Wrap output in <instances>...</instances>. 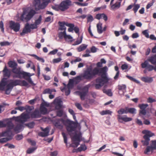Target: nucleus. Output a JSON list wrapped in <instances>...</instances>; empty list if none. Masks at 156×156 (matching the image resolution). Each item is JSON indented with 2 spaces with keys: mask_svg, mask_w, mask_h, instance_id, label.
<instances>
[{
  "mask_svg": "<svg viewBox=\"0 0 156 156\" xmlns=\"http://www.w3.org/2000/svg\"><path fill=\"white\" fill-rule=\"evenodd\" d=\"M96 66L97 67L94 69H92L91 66L87 68L84 72L83 77L85 79L90 80L95 77L96 75L101 76V77L97 78L95 80L96 83L95 84V87L98 90L108 82V79L107 73L108 69L106 66L99 68L102 66V64L100 62H97Z\"/></svg>",
  "mask_w": 156,
  "mask_h": 156,
  "instance_id": "f257e3e1",
  "label": "nucleus"
},
{
  "mask_svg": "<svg viewBox=\"0 0 156 156\" xmlns=\"http://www.w3.org/2000/svg\"><path fill=\"white\" fill-rule=\"evenodd\" d=\"M142 133L144 134L143 138L144 140H142L141 143L144 146H147L144 152L145 154H148V153L150 151L152 153L154 151L156 150V140H152L151 141L150 145L148 146L149 141L150 140V138L154 135V133L148 130H144L142 131Z\"/></svg>",
  "mask_w": 156,
  "mask_h": 156,
  "instance_id": "f03ea898",
  "label": "nucleus"
},
{
  "mask_svg": "<svg viewBox=\"0 0 156 156\" xmlns=\"http://www.w3.org/2000/svg\"><path fill=\"white\" fill-rule=\"evenodd\" d=\"M73 119L75 121H72L69 119H66L68 126L67 128V131L69 133H72L73 132H75L76 129L80 130L81 126L80 123H79L76 119L75 114L72 115Z\"/></svg>",
  "mask_w": 156,
  "mask_h": 156,
  "instance_id": "7ed1b4c3",
  "label": "nucleus"
},
{
  "mask_svg": "<svg viewBox=\"0 0 156 156\" xmlns=\"http://www.w3.org/2000/svg\"><path fill=\"white\" fill-rule=\"evenodd\" d=\"M9 67L12 68L11 71L12 73H13L12 76L14 78H18V77L22 70L20 68H17V64L15 61H10L8 63Z\"/></svg>",
  "mask_w": 156,
  "mask_h": 156,
  "instance_id": "20e7f679",
  "label": "nucleus"
},
{
  "mask_svg": "<svg viewBox=\"0 0 156 156\" xmlns=\"http://www.w3.org/2000/svg\"><path fill=\"white\" fill-rule=\"evenodd\" d=\"M52 122L54 126L57 128L62 129L63 128V124L67 128L68 126L66 119H64L63 118L57 119H53L52 121Z\"/></svg>",
  "mask_w": 156,
  "mask_h": 156,
  "instance_id": "39448f33",
  "label": "nucleus"
},
{
  "mask_svg": "<svg viewBox=\"0 0 156 156\" xmlns=\"http://www.w3.org/2000/svg\"><path fill=\"white\" fill-rule=\"evenodd\" d=\"M27 10H24L20 16V20L21 21H26V22H28L31 20V19L33 17L34 15L36 14V12L33 9H31L29 12L26 15V17L24 16L27 13Z\"/></svg>",
  "mask_w": 156,
  "mask_h": 156,
  "instance_id": "423d86ee",
  "label": "nucleus"
},
{
  "mask_svg": "<svg viewBox=\"0 0 156 156\" xmlns=\"http://www.w3.org/2000/svg\"><path fill=\"white\" fill-rule=\"evenodd\" d=\"M8 126H7L8 129L6 131L2 132V137H7L9 139H11V140L12 139L14 136L11 130L14 126L13 124L11 122H8Z\"/></svg>",
  "mask_w": 156,
  "mask_h": 156,
  "instance_id": "0eeeda50",
  "label": "nucleus"
},
{
  "mask_svg": "<svg viewBox=\"0 0 156 156\" xmlns=\"http://www.w3.org/2000/svg\"><path fill=\"white\" fill-rule=\"evenodd\" d=\"M7 78L4 77L2 79L0 82V90H4L5 87L6 86V88L12 90L14 86L11 81L7 84Z\"/></svg>",
  "mask_w": 156,
  "mask_h": 156,
  "instance_id": "6e6552de",
  "label": "nucleus"
},
{
  "mask_svg": "<svg viewBox=\"0 0 156 156\" xmlns=\"http://www.w3.org/2000/svg\"><path fill=\"white\" fill-rule=\"evenodd\" d=\"M37 28V25L35 23L30 24L29 23H27L25 24L22 32L20 33V35L23 36L28 33H30L31 32V29L34 30Z\"/></svg>",
  "mask_w": 156,
  "mask_h": 156,
  "instance_id": "1a4fd4ad",
  "label": "nucleus"
},
{
  "mask_svg": "<svg viewBox=\"0 0 156 156\" xmlns=\"http://www.w3.org/2000/svg\"><path fill=\"white\" fill-rule=\"evenodd\" d=\"M54 101L57 104L55 106V108L58 109L56 112L57 115L58 117H61L62 116L63 114V111L62 110L59 109L62 108V105L61 103L62 101L59 99L57 98H55L54 100Z\"/></svg>",
  "mask_w": 156,
  "mask_h": 156,
  "instance_id": "9d476101",
  "label": "nucleus"
},
{
  "mask_svg": "<svg viewBox=\"0 0 156 156\" xmlns=\"http://www.w3.org/2000/svg\"><path fill=\"white\" fill-rule=\"evenodd\" d=\"M10 81H11L12 82L14 87L18 85L25 87H30L29 86L28 83L24 80H21L20 79L11 80Z\"/></svg>",
  "mask_w": 156,
  "mask_h": 156,
  "instance_id": "9b49d317",
  "label": "nucleus"
},
{
  "mask_svg": "<svg viewBox=\"0 0 156 156\" xmlns=\"http://www.w3.org/2000/svg\"><path fill=\"white\" fill-rule=\"evenodd\" d=\"M20 25L19 22L11 20L9 22V28L10 29L13 30L15 32H17L20 29Z\"/></svg>",
  "mask_w": 156,
  "mask_h": 156,
  "instance_id": "f8f14e48",
  "label": "nucleus"
},
{
  "mask_svg": "<svg viewBox=\"0 0 156 156\" xmlns=\"http://www.w3.org/2000/svg\"><path fill=\"white\" fill-rule=\"evenodd\" d=\"M71 5V4L66 2V1H62L58 5V8L59 9L63 11L68 9L69 8V6Z\"/></svg>",
  "mask_w": 156,
  "mask_h": 156,
  "instance_id": "ddd939ff",
  "label": "nucleus"
},
{
  "mask_svg": "<svg viewBox=\"0 0 156 156\" xmlns=\"http://www.w3.org/2000/svg\"><path fill=\"white\" fill-rule=\"evenodd\" d=\"M78 95L80 96L81 100L82 101L84 100L85 99V97L88 92V88L85 87L81 91L77 92Z\"/></svg>",
  "mask_w": 156,
  "mask_h": 156,
  "instance_id": "4468645a",
  "label": "nucleus"
},
{
  "mask_svg": "<svg viewBox=\"0 0 156 156\" xmlns=\"http://www.w3.org/2000/svg\"><path fill=\"white\" fill-rule=\"evenodd\" d=\"M41 130L44 132H41L38 133V135L39 136L43 137H46L49 135V132L50 129L48 127H46L44 129L41 127Z\"/></svg>",
  "mask_w": 156,
  "mask_h": 156,
  "instance_id": "2eb2a0df",
  "label": "nucleus"
},
{
  "mask_svg": "<svg viewBox=\"0 0 156 156\" xmlns=\"http://www.w3.org/2000/svg\"><path fill=\"white\" fill-rule=\"evenodd\" d=\"M81 136V133H80L79 134L76 133L73 137V140L75 142V144L76 147H78L80 144V142L83 139H81L80 137Z\"/></svg>",
  "mask_w": 156,
  "mask_h": 156,
  "instance_id": "dca6fc26",
  "label": "nucleus"
},
{
  "mask_svg": "<svg viewBox=\"0 0 156 156\" xmlns=\"http://www.w3.org/2000/svg\"><path fill=\"white\" fill-rule=\"evenodd\" d=\"M30 117L32 119L40 118L41 115L38 109H35L34 111L30 114Z\"/></svg>",
  "mask_w": 156,
  "mask_h": 156,
  "instance_id": "f3484780",
  "label": "nucleus"
},
{
  "mask_svg": "<svg viewBox=\"0 0 156 156\" xmlns=\"http://www.w3.org/2000/svg\"><path fill=\"white\" fill-rule=\"evenodd\" d=\"M11 70V69L7 68L6 65L5 66L2 71L4 77H7L9 78L10 77L11 75V72H12Z\"/></svg>",
  "mask_w": 156,
  "mask_h": 156,
  "instance_id": "a211bd4d",
  "label": "nucleus"
},
{
  "mask_svg": "<svg viewBox=\"0 0 156 156\" xmlns=\"http://www.w3.org/2000/svg\"><path fill=\"white\" fill-rule=\"evenodd\" d=\"M118 119L119 122L122 123V122L120 121V120H122L125 122H127L130 121L132 120V118L130 117H128L126 115H123V117H122L121 115H117Z\"/></svg>",
  "mask_w": 156,
  "mask_h": 156,
  "instance_id": "6ab92c4d",
  "label": "nucleus"
},
{
  "mask_svg": "<svg viewBox=\"0 0 156 156\" xmlns=\"http://www.w3.org/2000/svg\"><path fill=\"white\" fill-rule=\"evenodd\" d=\"M34 75V73L31 74L27 72L22 70L18 78L21 79H22V78H25V77H31V76Z\"/></svg>",
  "mask_w": 156,
  "mask_h": 156,
  "instance_id": "aec40b11",
  "label": "nucleus"
},
{
  "mask_svg": "<svg viewBox=\"0 0 156 156\" xmlns=\"http://www.w3.org/2000/svg\"><path fill=\"white\" fill-rule=\"evenodd\" d=\"M11 122V119H4L3 121H0V128L5 127L8 126V122Z\"/></svg>",
  "mask_w": 156,
  "mask_h": 156,
  "instance_id": "412c9836",
  "label": "nucleus"
},
{
  "mask_svg": "<svg viewBox=\"0 0 156 156\" xmlns=\"http://www.w3.org/2000/svg\"><path fill=\"white\" fill-rule=\"evenodd\" d=\"M20 116L23 123L27 122V119L30 118L29 114L25 112L21 114Z\"/></svg>",
  "mask_w": 156,
  "mask_h": 156,
  "instance_id": "4be33fe9",
  "label": "nucleus"
},
{
  "mask_svg": "<svg viewBox=\"0 0 156 156\" xmlns=\"http://www.w3.org/2000/svg\"><path fill=\"white\" fill-rule=\"evenodd\" d=\"M70 83H69L68 85V90H65V95L66 96L69 95L70 93V86L72 87L73 85L74 80L72 79H70L69 80Z\"/></svg>",
  "mask_w": 156,
  "mask_h": 156,
  "instance_id": "5701e85b",
  "label": "nucleus"
},
{
  "mask_svg": "<svg viewBox=\"0 0 156 156\" xmlns=\"http://www.w3.org/2000/svg\"><path fill=\"white\" fill-rule=\"evenodd\" d=\"M40 112L41 115L42 114L45 115L48 114L49 113V112H48L47 108L45 107L43 105H40Z\"/></svg>",
  "mask_w": 156,
  "mask_h": 156,
  "instance_id": "b1692460",
  "label": "nucleus"
},
{
  "mask_svg": "<svg viewBox=\"0 0 156 156\" xmlns=\"http://www.w3.org/2000/svg\"><path fill=\"white\" fill-rule=\"evenodd\" d=\"M147 60L152 64L156 65V54L148 57Z\"/></svg>",
  "mask_w": 156,
  "mask_h": 156,
  "instance_id": "393cba45",
  "label": "nucleus"
},
{
  "mask_svg": "<svg viewBox=\"0 0 156 156\" xmlns=\"http://www.w3.org/2000/svg\"><path fill=\"white\" fill-rule=\"evenodd\" d=\"M141 80L142 81L145 83H151L153 81V79L151 77H143L141 78Z\"/></svg>",
  "mask_w": 156,
  "mask_h": 156,
  "instance_id": "a878e982",
  "label": "nucleus"
},
{
  "mask_svg": "<svg viewBox=\"0 0 156 156\" xmlns=\"http://www.w3.org/2000/svg\"><path fill=\"white\" fill-rule=\"evenodd\" d=\"M127 109V107H126L125 108H121L118 110L117 113L119 115H122L123 114H127L128 112Z\"/></svg>",
  "mask_w": 156,
  "mask_h": 156,
  "instance_id": "bb28decb",
  "label": "nucleus"
},
{
  "mask_svg": "<svg viewBox=\"0 0 156 156\" xmlns=\"http://www.w3.org/2000/svg\"><path fill=\"white\" fill-rule=\"evenodd\" d=\"M101 26L102 24L101 23L100 25V29H99V24H97V28L98 32L99 34H101L103 32V31H105L107 27L106 26H105V27H104L103 30H102Z\"/></svg>",
  "mask_w": 156,
  "mask_h": 156,
  "instance_id": "cd10ccee",
  "label": "nucleus"
},
{
  "mask_svg": "<svg viewBox=\"0 0 156 156\" xmlns=\"http://www.w3.org/2000/svg\"><path fill=\"white\" fill-rule=\"evenodd\" d=\"M87 46V45L85 44H82L77 48V50L78 52H80L85 49Z\"/></svg>",
  "mask_w": 156,
  "mask_h": 156,
  "instance_id": "c85d7f7f",
  "label": "nucleus"
},
{
  "mask_svg": "<svg viewBox=\"0 0 156 156\" xmlns=\"http://www.w3.org/2000/svg\"><path fill=\"white\" fill-rule=\"evenodd\" d=\"M79 37L77 38L76 41L73 44V45H78L81 43L83 38V34L82 35Z\"/></svg>",
  "mask_w": 156,
  "mask_h": 156,
  "instance_id": "c756f323",
  "label": "nucleus"
},
{
  "mask_svg": "<svg viewBox=\"0 0 156 156\" xmlns=\"http://www.w3.org/2000/svg\"><path fill=\"white\" fill-rule=\"evenodd\" d=\"M58 24L60 27L59 28V29L61 30H63L66 31V27L65 26V23L63 22L59 21L58 22Z\"/></svg>",
  "mask_w": 156,
  "mask_h": 156,
  "instance_id": "7c9ffc66",
  "label": "nucleus"
},
{
  "mask_svg": "<svg viewBox=\"0 0 156 156\" xmlns=\"http://www.w3.org/2000/svg\"><path fill=\"white\" fill-rule=\"evenodd\" d=\"M24 125L31 129L34 127L35 125V123L34 122L32 121L27 123H24Z\"/></svg>",
  "mask_w": 156,
  "mask_h": 156,
  "instance_id": "2f4dec72",
  "label": "nucleus"
},
{
  "mask_svg": "<svg viewBox=\"0 0 156 156\" xmlns=\"http://www.w3.org/2000/svg\"><path fill=\"white\" fill-rule=\"evenodd\" d=\"M128 113L133 114H135L136 113V109L134 108H129L127 107Z\"/></svg>",
  "mask_w": 156,
  "mask_h": 156,
  "instance_id": "473e14b6",
  "label": "nucleus"
},
{
  "mask_svg": "<svg viewBox=\"0 0 156 156\" xmlns=\"http://www.w3.org/2000/svg\"><path fill=\"white\" fill-rule=\"evenodd\" d=\"M25 107L26 108L25 110H26L25 112L28 113L29 114L31 111L34 108L33 106H30L28 105H26Z\"/></svg>",
  "mask_w": 156,
  "mask_h": 156,
  "instance_id": "72a5a7b5",
  "label": "nucleus"
},
{
  "mask_svg": "<svg viewBox=\"0 0 156 156\" xmlns=\"http://www.w3.org/2000/svg\"><path fill=\"white\" fill-rule=\"evenodd\" d=\"M87 148L84 144H81L80 147L77 148V150L81 152L82 151H85L87 150Z\"/></svg>",
  "mask_w": 156,
  "mask_h": 156,
  "instance_id": "f704fd0d",
  "label": "nucleus"
},
{
  "mask_svg": "<svg viewBox=\"0 0 156 156\" xmlns=\"http://www.w3.org/2000/svg\"><path fill=\"white\" fill-rule=\"evenodd\" d=\"M37 148V147L28 148L26 151V153L27 154H31L35 151Z\"/></svg>",
  "mask_w": 156,
  "mask_h": 156,
  "instance_id": "c9c22d12",
  "label": "nucleus"
},
{
  "mask_svg": "<svg viewBox=\"0 0 156 156\" xmlns=\"http://www.w3.org/2000/svg\"><path fill=\"white\" fill-rule=\"evenodd\" d=\"M23 78L27 80L28 82L32 86H35V85L36 84L34 83L31 77H25V78Z\"/></svg>",
  "mask_w": 156,
  "mask_h": 156,
  "instance_id": "e433bc0d",
  "label": "nucleus"
},
{
  "mask_svg": "<svg viewBox=\"0 0 156 156\" xmlns=\"http://www.w3.org/2000/svg\"><path fill=\"white\" fill-rule=\"evenodd\" d=\"M30 55L34 57L36 59L40 61H41L42 63H44V60L43 58L40 57L35 54H32L31 55Z\"/></svg>",
  "mask_w": 156,
  "mask_h": 156,
  "instance_id": "4c0bfd02",
  "label": "nucleus"
},
{
  "mask_svg": "<svg viewBox=\"0 0 156 156\" xmlns=\"http://www.w3.org/2000/svg\"><path fill=\"white\" fill-rule=\"evenodd\" d=\"M112 113V112L109 110H103L102 111L100 112V114L101 115H111V114Z\"/></svg>",
  "mask_w": 156,
  "mask_h": 156,
  "instance_id": "58836bf2",
  "label": "nucleus"
},
{
  "mask_svg": "<svg viewBox=\"0 0 156 156\" xmlns=\"http://www.w3.org/2000/svg\"><path fill=\"white\" fill-rule=\"evenodd\" d=\"M126 77L131 80H132L138 84H140V82L139 81L133 78L132 76L129 75H126Z\"/></svg>",
  "mask_w": 156,
  "mask_h": 156,
  "instance_id": "ea45409f",
  "label": "nucleus"
},
{
  "mask_svg": "<svg viewBox=\"0 0 156 156\" xmlns=\"http://www.w3.org/2000/svg\"><path fill=\"white\" fill-rule=\"evenodd\" d=\"M147 69H148V71H151L154 69L156 72V65L154 66L152 65L148 64Z\"/></svg>",
  "mask_w": 156,
  "mask_h": 156,
  "instance_id": "a19ab883",
  "label": "nucleus"
},
{
  "mask_svg": "<svg viewBox=\"0 0 156 156\" xmlns=\"http://www.w3.org/2000/svg\"><path fill=\"white\" fill-rule=\"evenodd\" d=\"M148 106L147 104H142L139 105L138 106L141 110H146V108Z\"/></svg>",
  "mask_w": 156,
  "mask_h": 156,
  "instance_id": "79ce46f5",
  "label": "nucleus"
},
{
  "mask_svg": "<svg viewBox=\"0 0 156 156\" xmlns=\"http://www.w3.org/2000/svg\"><path fill=\"white\" fill-rule=\"evenodd\" d=\"M66 31H64L63 32H60L58 34V37L60 39H62L63 37L64 38Z\"/></svg>",
  "mask_w": 156,
  "mask_h": 156,
  "instance_id": "37998d69",
  "label": "nucleus"
},
{
  "mask_svg": "<svg viewBox=\"0 0 156 156\" xmlns=\"http://www.w3.org/2000/svg\"><path fill=\"white\" fill-rule=\"evenodd\" d=\"M62 134L64 142L67 146L68 138L67 135L66 133L64 132L62 133Z\"/></svg>",
  "mask_w": 156,
  "mask_h": 156,
  "instance_id": "c03bdc74",
  "label": "nucleus"
},
{
  "mask_svg": "<svg viewBox=\"0 0 156 156\" xmlns=\"http://www.w3.org/2000/svg\"><path fill=\"white\" fill-rule=\"evenodd\" d=\"M93 16L90 14H88L87 16V22H91L94 20Z\"/></svg>",
  "mask_w": 156,
  "mask_h": 156,
  "instance_id": "a18cd8bd",
  "label": "nucleus"
},
{
  "mask_svg": "<svg viewBox=\"0 0 156 156\" xmlns=\"http://www.w3.org/2000/svg\"><path fill=\"white\" fill-rule=\"evenodd\" d=\"M10 140L11 139H9L8 137L2 138L0 139V143L3 144Z\"/></svg>",
  "mask_w": 156,
  "mask_h": 156,
  "instance_id": "49530a36",
  "label": "nucleus"
},
{
  "mask_svg": "<svg viewBox=\"0 0 156 156\" xmlns=\"http://www.w3.org/2000/svg\"><path fill=\"white\" fill-rule=\"evenodd\" d=\"M126 87L125 84L119 85H118V89L119 90H126Z\"/></svg>",
  "mask_w": 156,
  "mask_h": 156,
  "instance_id": "de8ad7c7",
  "label": "nucleus"
},
{
  "mask_svg": "<svg viewBox=\"0 0 156 156\" xmlns=\"http://www.w3.org/2000/svg\"><path fill=\"white\" fill-rule=\"evenodd\" d=\"M11 43H12V42H9L8 41H4L1 42L0 43V45L1 46H9Z\"/></svg>",
  "mask_w": 156,
  "mask_h": 156,
  "instance_id": "09e8293b",
  "label": "nucleus"
},
{
  "mask_svg": "<svg viewBox=\"0 0 156 156\" xmlns=\"http://www.w3.org/2000/svg\"><path fill=\"white\" fill-rule=\"evenodd\" d=\"M103 92L106 94L108 96L111 97L113 95V93L111 89H108L107 90L103 91Z\"/></svg>",
  "mask_w": 156,
  "mask_h": 156,
  "instance_id": "8fccbe9b",
  "label": "nucleus"
},
{
  "mask_svg": "<svg viewBox=\"0 0 156 156\" xmlns=\"http://www.w3.org/2000/svg\"><path fill=\"white\" fill-rule=\"evenodd\" d=\"M140 7V5L139 4H134L133 10L135 13H136Z\"/></svg>",
  "mask_w": 156,
  "mask_h": 156,
  "instance_id": "3c124183",
  "label": "nucleus"
},
{
  "mask_svg": "<svg viewBox=\"0 0 156 156\" xmlns=\"http://www.w3.org/2000/svg\"><path fill=\"white\" fill-rule=\"evenodd\" d=\"M148 62L149 61L147 59L144 62L142 63L141 64L142 67L143 68H146L147 69L149 64Z\"/></svg>",
  "mask_w": 156,
  "mask_h": 156,
  "instance_id": "603ef678",
  "label": "nucleus"
},
{
  "mask_svg": "<svg viewBox=\"0 0 156 156\" xmlns=\"http://www.w3.org/2000/svg\"><path fill=\"white\" fill-rule=\"evenodd\" d=\"M42 20V16L40 15L39 16V18L37 20H35L34 23L37 25L39 24L41 22Z\"/></svg>",
  "mask_w": 156,
  "mask_h": 156,
  "instance_id": "864d4df0",
  "label": "nucleus"
},
{
  "mask_svg": "<svg viewBox=\"0 0 156 156\" xmlns=\"http://www.w3.org/2000/svg\"><path fill=\"white\" fill-rule=\"evenodd\" d=\"M4 146V147H8V148L10 149H14L15 147V146L14 145L9 143H7L5 144Z\"/></svg>",
  "mask_w": 156,
  "mask_h": 156,
  "instance_id": "5fc2aeb1",
  "label": "nucleus"
},
{
  "mask_svg": "<svg viewBox=\"0 0 156 156\" xmlns=\"http://www.w3.org/2000/svg\"><path fill=\"white\" fill-rule=\"evenodd\" d=\"M14 118H15V120L16 121L20 123L23 124V121L20 115V116L17 117H14Z\"/></svg>",
  "mask_w": 156,
  "mask_h": 156,
  "instance_id": "6e6d98bb",
  "label": "nucleus"
},
{
  "mask_svg": "<svg viewBox=\"0 0 156 156\" xmlns=\"http://www.w3.org/2000/svg\"><path fill=\"white\" fill-rule=\"evenodd\" d=\"M121 5V2H116L115 3L113 4L112 6V7L114 6L113 9L119 8Z\"/></svg>",
  "mask_w": 156,
  "mask_h": 156,
  "instance_id": "4d7b16f0",
  "label": "nucleus"
},
{
  "mask_svg": "<svg viewBox=\"0 0 156 156\" xmlns=\"http://www.w3.org/2000/svg\"><path fill=\"white\" fill-rule=\"evenodd\" d=\"M142 33L147 38H149V37L148 30H144L142 31Z\"/></svg>",
  "mask_w": 156,
  "mask_h": 156,
  "instance_id": "13d9d810",
  "label": "nucleus"
},
{
  "mask_svg": "<svg viewBox=\"0 0 156 156\" xmlns=\"http://www.w3.org/2000/svg\"><path fill=\"white\" fill-rule=\"evenodd\" d=\"M147 113L146 110H140L139 111V115L140 116L142 115H145Z\"/></svg>",
  "mask_w": 156,
  "mask_h": 156,
  "instance_id": "bf43d9fd",
  "label": "nucleus"
},
{
  "mask_svg": "<svg viewBox=\"0 0 156 156\" xmlns=\"http://www.w3.org/2000/svg\"><path fill=\"white\" fill-rule=\"evenodd\" d=\"M52 91L49 88H47L44 90L43 92V94H51Z\"/></svg>",
  "mask_w": 156,
  "mask_h": 156,
  "instance_id": "052dcab7",
  "label": "nucleus"
},
{
  "mask_svg": "<svg viewBox=\"0 0 156 156\" xmlns=\"http://www.w3.org/2000/svg\"><path fill=\"white\" fill-rule=\"evenodd\" d=\"M23 137L22 134H17L15 136L16 140H20L22 139Z\"/></svg>",
  "mask_w": 156,
  "mask_h": 156,
  "instance_id": "680f3d73",
  "label": "nucleus"
},
{
  "mask_svg": "<svg viewBox=\"0 0 156 156\" xmlns=\"http://www.w3.org/2000/svg\"><path fill=\"white\" fill-rule=\"evenodd\" d=\"M25 106H18L15 108V110H19L21 112H22L24 110H25Z\"/></svg>",
  "mask_w": 156,
  "mask_h": 156,
  "instance_id": "e2e57ef3",
  "label": "nucleus"
},
{
  "mask_svg": "<svg viewBox=\"0 0 156 156\" xmlns=\"http://www.w3.org/2000/svg\"><path fill=\"white\" fill-rule=\"evenodd\" d=\"M37 98H35L34 99L28 101V103L31 105H34L35 102L37 101Z\"/></svg>",
  "mask_w": 156,
  "mask_h": 156,
  "instance_id": "0e129e2a",
  "label": "nucleus"
},
{
  "mask_svg": "<svg viewBox=\"0 0 156 156\" xmlns=\"http://www.w3.org/2000/svg\"><path fill=\"white\" fill-rule=\"evenodd\" d=\"M62 60L61 57L54 59L53 60V62L54 63H58L60 62Z\"/></svg>",
  "mask_w": 156,
  "mask_h": 156,
  "instance_id": "69168bd1",
  "label": "nucleus"
},
{
  "mask_svg": "<svg viewBox=\"0 0 156 156\" xmlns=\"http://www.w3.org/2000/svg\"><path fill=\"white\" fill-rule=\"evenodd\" d=\"M74 30L76 34H77L79 37V36H80V33H79L80 30H79V28L77 26H76V27L74 26V30Z\"/></svg>",
  "mask_w": 156,
  "mask_h": 156,
  "instance_id": "338daca9",
  "label": "nucleus"
},
{
  "mask_svg": "<svg viewBox=\"0 0 156 156\" xmlns=\"http://www.w3.org/2000/svg\"><path fill=\"white\" fill-rule=\"evenodd\" d=\"M98 49L94 46H92L90 48V51L92 53H95Z\"/></svg>",
  "mask_w": 156,
  "mask_h": 156,
  "instance_id": "774afa93",
  "label": "nucleus"
}]
</instances>
